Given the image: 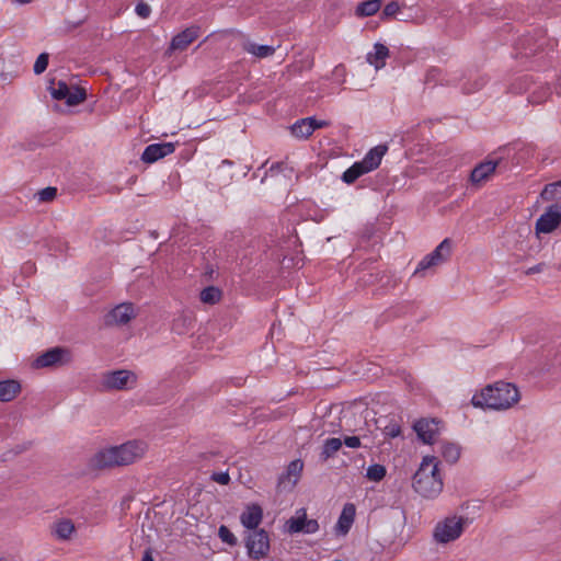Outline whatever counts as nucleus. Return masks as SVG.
<instances>
[{"label": "nucleus", "mask_w": 561, "mask_h": 561, "mask_svg": "<svg viewBox=\"0 0 561 561\" xmlns=\"http://www.w3.org/2000/svg\"><path fill=\"white\" fill-rule=\"evenodd\" d=\"M244 51L255 56L256 58H266L275 53V47L270 45H259L253 42H244L242 45Z\"/></svg>", "instance_id": "5701e85b"}, {"label": "nucleus", "mask_w": 561, "mask_h": 561, "mask_svg": "<svg viewBox=\"0 0 561 561\" xmlns=\"http://www.w3.org/2000/svg\"><path fill=\"white\" fill-rule=\"evenodd\" d=\"M561 224V211L558 206H550L536 221L537 233H550Z\"/></svg>", "instance_id": "9b49d317"}, {"label": "nucleus", "mask_w": 561, "mask_h": 561, "mask_svg": "<svg viewBox=\"0 0 561 561\" xmlns=\"http://www.w3.org/2000/svg\"><path fill=\"white\" fill-rule=\"evenodd\" d=\"M466 520L463 517H446L435 526L434 539L439 543H447L458 539L463 531Z\"/></svg>", "instance_id": "20e7f679"}, {"label": "nucleus", "mask_w": 561, "mask_h": 561, "mask_svg": "<svg viewBox=\"0 0 561 561\" xmlns=\"http://www.w3.org/2000/svg\"><path fill=\"white\" fill-rule=\"evenodd\" d=\"M453 243L450 239H444L433 252L424 256L417 265L415 273L437 266L446 262L451 254Z\"/></svg>", "instance_id": "0eeeda50"}, {"label": "nucleus", "mask_w": 561, "mask_h": 561, "mask_svg": "<svg viewBox=\"0 0 561 561\" xmlns=\"http://www.w3.org/2000/svg\"><path fill=\"white\" fill-rule=\"evenodd\" d=\"M21 391V385L15 380L0 381V401L9 402L13 400Z\"/></svg>", "instance_id": "412c9836"}, {"label": "nucleus", "mask_w": 561, "mask_h": 561, "mask_svg": "<svg viewBox=\"0 0 561 561\" xmlns=\"http://www.w3.org/2000/svg\"><path fill=\"white\" fill-rule=\"evenodd\" d=\"M381 7V0H366L360 2L356 7V15L358 16H371L379 11Z\"/></svg>", "instance_id": "a878e982"}, {"label": "nucleus", "mask_w": 561, "mask_h": 561, "mask_svg": "<svg viewBox=\"0 0 561 561\" xmlns=\"http://www.w3.org/2000/svg\"><path fill=\"white\" fill-rule=\"evenodd\" d=\"M48 60H49V55L47 53H42L35 60L34 68H33L34 73L35 75L43 73L47 69Z\"/></svg>", "instance_id": "f704fd0d"}, {"label": "nucleus", "mask_w": 561, "mask_h": 561, "mask_svg": "<svg viewBox=\"0 0 561 561\" xmlns=\"http://www.w3.org/2000/svg\"><path fill=\"white\" fill-rule=\"evenodd\" d=\"M137 383V375L127 369L107 371L103 375L102 385L107 390H127Z\"/></svg>", "instance_id": "423d86ee"}, {"label": "nucleus", "mask_w": 561, "mask_h": 561, "mask_svg": "<svg viewBox=\"0 0 561 561\" xmlns=\"http://www.w3.org/2000/svg\"><path fill=\"white\" fill-rule=\"evenodd\" d=\"M386 468L382 465L374 463L367 468L366 477L370 481L379 482L386 477Z\"/></svg>", "instance_id": "2f4dec72"}, {"label": "nucleus", "mask_w": 561, "mask_h": 561, "mask_svg": "<svg viewBox=\"0 0 561 561\" xmlns=\"http://www.w3.org/2000/svg\"><path fill=\"white\" fill-rule=\"evenodd\" d=\"M302 468L304 462L300 459L290 461L286 472L279 477L278 485L285 484V482L288 481L290 482L291 486H294L300 477Z\"/></svg>", "instance_id": "6ab92c4d"}, {"label": "nucleus", "mask_w": 561, "mask_h": 561, "mask_svg": "<svg viewBox=\"0 0 561 561\" xmlns=\"http://www.w3.org/2000/svg\"><path fill=\"white\" fill-rule=\"evenodd\" d=\"M383 433L387 437L394 438L401 435V427L397 423H390L385 427Z\"/></svg>", "instance_id": "4c0bfd02"}, {"label": "nucleus", "mask_w": 561, "mask_h": 561, "mask_svg": "<svg viewBox=\"0 0 561 561\" xmlns=\"http://www.w3.org/2000/svg\"><path fill=\"white\" fill-rule=\"evenodd\" d=\"M222 291L216 286L205 287L199 295L201 301L207 305H215L221 300Z\"/></svg>", "instance_id": "cd10ccee"}, {"label": "nucleus", "mask_w": 561, "mask_h": 561, "mask_svg": "<svg viewBox=\"0 0 561 561\" xmlns=\"http://www.w3.org/2000/svg\"><path fill=\"white\" fill-rule=\"evenodd\" d=\"M368 173V170L362 164V162H355L342 175V180L347 183H354L359 176Z\"/></svg>", "instance_id": "bb28decb"}, {"label": "nucleus", "mask_w": 561, "mask_h": 561, "mask_svg": "<svg viewBox=\"0 0 561 561\" xmlns=\"http://www.w3.org/2000/svg\"><path fill=\"white\" fill-rule=\"evenodd\" d=\"M244 541L248 556L253 560L265 558L270 552V536L263 528L249 531Z\"/></svg>", "instance_id": "39448f33"}, {"label": "nucleus", "mask_w": 561, "mask_h": 561, "mask_svg": "<svg viewBox=\"0 0 561 561\" xmlns=\"http://www.w3.org/2000/svg\"><path fill=\"white\" fill-rule=\"evenodd\" d=\"M314 117H306L297 121L291 127V134L298 138H308L312 135Z\"/></svg>", "instance_id": "4be33fe9"}, {"label": "nucleus", "mask_w": 561, "mask_h": 561, "mask_svg": "<svg viewBox=\"0 0 561 561\" xmlns=\"http://www.w3.org/2000/svg\"><path fill=\"white\" fill-rule=\"evenodd\" d=\"M141 561H154L150 548L145 550Z\"/></svg>", "instance_id": "c03bdc74"}, {"label": "nucleus", "mask_w": 561, "mask_h": 561, "mask_svg": "<svg viewBox=\"0 0 561 561\" xmlns=\"http://www.w3.org/2000/svg\"><path fill=\"white\" fill-rule=\"evenodd\" d=\"M75 531V524L68 518L59 519L53 526V535L59 540H69Z\"/></svg>", "instance_id": "aec40b11"}, {"label": "nucleus", "mask_w": 561, "mask_h": 561, "mask_svg": "<svg viewBox=\"0 0 561 561\" xmlns=\"http://www.w3.org/2000/svg\"><path fill=\"white\" fill-rule=\"evenodd\" d=\"M388 147L386 145H378L370 149L360 161L368 172L377 169L380 165L382 157L386 154Z\"/></svg>", "instance_id": "a211bd4d"}, {"label": "nucleus", "mask_w": 561, "mask_h": 561, "mask_svg": "<svg viewBox=\"0 0 561 561\" xmlns=\"http://www.w3.org/2000/svg\"><path fill=\"white\" fill-rule=\"evenodd\" d=\"M519 399L520 393L515 385L497 381L483 388L480 393H476L471 399V403L476 408L507 410L517 403Z\"/></svg>", "instance_id": "f03ea898"}, {"label": "nucleus", "mask_w": 561, "mask_h": 561, "mask_svg": "<svg viewBox=\"0 0 561 561\" xmlns=\"http://www.w3.org/2000/svg\"><path fill=\"white\" fill-rule=\"evenodd\" d=\"M69 87L66 82L59 81L57 87L50 88V94L55 100H65L68 95Z\"/></svg>", "instance_id": "72a5a7b5"}, {"label": "nucleus", "mask_w": 561, "mask_h": 561, "mask_svg": "<svg viewBox=\"0 0 561 561\" xmlns=\"http://www.w3.org/2000/svg\"><path fill=\"white\" fill-rule=\"evenodd\" d=\"M412 486L424 499H434L443 491V479L438 461L433 456H425L413 476Z\"/></svg>", "instance_id": "7ed1b4c3"}, {"label": "nucleus", "mask_w": 561, "mask_h": 561, "mask_svg": "<svg viewBox=\"0 0 561 561\" xmlns=\"http://www.w3.org/2000/svg\"><path fill=\"white\" fill-rule=\"evenodd\" d=\"M135 11H136L137 15L142 18V19L148 18L150 15V13H151L150 7L146 2H144V1H139L136 4Z\"/></svg>", "instance_id": "58836bf2"}, {"label": "nucleus", "mask_w": 561, "mask_h": 561, "mask_svg": "<svg viewBox=\"0 0 561 561\" xmlns=\"http://www.w3.org/2000/svg\"><path fill=\"white\" fill-rule=\"evenodd\" d=\"M70 360V353L64 347H53L39 355L33 363L35 368H46L62 365Z\"/></svg>", "instance_id": "6e6552de"}, {"label": "nucleus", "mask_w": 561, "mask_h": 561, "mask_svg": "<svg viewBox=\"0 0 561 561\" xmlns=\"http://www.w3.org/2000/svg\"><path fill=\"white\" fill-rule=\"evenodd\" d=\"M355 515H356L355 505L353 503H346L343 506L341 515L337 519V523L335 526L336 533L340 535H346L350 531V529L355 520Z\"/></svg>", "instance_id": "f3484780"}, {"label": "nucleus", "mask_w": 561, "mask_h": 561, "mask_svg": "<svg viewBox=\"0 0 561 561\" xmlns=\"http://www.w3.org/2000/svg\"><path fill=\"white\" fill-rule=\"evenodd\" d=\"M14 1L18 3H21V4H26V3H30L32 0H14Z\"/></svg>", "instance_id": "a18cd8bd"}, {"label": "nucleus", "mask_w": 561, "mask_h": 561, "mask_svg": "<svg viewBox=\"0 0 561 561\" xmlns=\"http://www.w3.org/2000/svg\"><path fill=\"white\" fill-rule=\"evenodd\" d=\"M57 195L56 187H45L38 192V198L41 202H51Z\"/></svg>", "instance_id": "c9c22d12"}, {"label": "nucleus", "mask_w": 561, "mask_h": 561, "mask_svg": "<svg viewBox=\"0 0 561 561\" xmlns=\"http://www.w3.org/2000/svg\"><path fill=\"white\" fill-rule=\"evenodd\" d=\"M211 480L219 484L226 485L230 482V476L228 472H214L211 474Z\"/></svg>", "instance_id": "ea45409f"}, {"label": "nucleus", "mask_w": 561, "mask_h": 561, "mask_svg": "<svg viewBox=\"0 0 561 561\" xmlns=\"http://www.w3.org/2000/svg\"><path fill=\"white\" fill-rule=\"evenodd\" d=\"M543 268V264H537L533 267H529L527 271H526V274L529 275V274H535V273H540Z\"/></svg>", "instance_id": "37998d69"}, {"label": "nucleus", "mask_w": 561, "mask_h": 561, "mask_svg": "<svg viewBox=\"0 0 561 561\" xmlns=\"http://www.w3.org/2000/svg\"><path fill=\"white\" fill-rule=\"evenodd\" d=\"M288 531L302 533V534H314L319 530V523L317 519H308L306 511L302 508L297 512V516L291 517L286 523Z\"/></svg>", "instance_id": "9d476101"}, {"label": "nucleus", "mask_w": 561, "mask_h": 561, "mask_svg": "<svg viewBox=\"0 0 561 561\" xmlns=\"http://www.w3.org/2000/svg\"><path fill=\"white\" fill-rule=\"evenodd\" d=\"M175 150V146L172 142L152 144L145 148L141 154V161L145 163H153L171 153Z\"/></svg>", "instance_id": "ddd939ff"}, {"label": "nucleus", "mask_w": 561, "mask_h": 561, "mask_svg": "<svg viewBox=\"0 0 561 561\" xmlns=\"http://www.w3.org/2000/svg\"><path fill=\"white\" fill-rule=\"evenodd\" d=\"M375 53L368 54L367 61L379 69L385 66V59L389 56V49L383 44L377 43L374 46Z\"/></svg>", "instance_id": "b1692460"}, {"label": "nucleus", "mask_w": 561, "mask_h": 561, "mask_svg": "<svg viewBox=\"0 0 561 561\" xmlns=\"http://www.w3.org/2000/svg\"><path fill=\"white\" fill-rule=\"evenodd\" d=\"M218 536L222 542L228 543L229 546H236L238 542L237 537L225 525H221L219 527Z\"/></svg>", "instance_id": "473e14b6"}, {"label": "nucleus", "mask_w": 561, "mask_h": 561, "mask_svg": "<svg viewBox=\"0 0 561 561\" xmlns=\"http://www.w3.org/2000/svg\"><path fill=\"white\" fill-rule=\"evenodd\" d=\"M146 451V443L128 440L122 445L103 448L95 453L90 459V467L95 470H104L129 466L144 458Z\"/></svg>", "instance_id": "f257e3e1"}, {"label": "nucleus", "mask_w": 561, "mask_h": 561, "mask_svg": "<svg viewBox=\"0 0 561 561\" xmlns=\"http://www.w3.org/2000/svg\"><path fill=\"white\" fill-rule=\"evenodd\" d=\"M438 424L436 419H421L414 423L413 428L423 443L433 444L439 433Z\"/></svg>", "instance_id": "f8f14e48"}, {"label": "nucleus", "mask_w": 561, "mask_h": 561, "mask_svg": "<svg viewBox=\"0 0 561 561\" xmlns=\"http://www.w3.org/2000/svg\"><path fill=\"white\" fill-rule=\"evenodd\" d=\"M442 456L449 463H455L460 457V448L453 443H445L442 446Z\"/></svg>", "instance_id": "c85d7f7f"}, {"label": "nucleus", "mask_w": 561, "mask_h": 561, "mask_svg": "<svg viewBox=\"0 0 561 561\" xmlns=\"http://www.w3.org/2000/svg\"><path fill=\"white\" fill-rule=\"evenodd\" d=\"M400 4L397 1H390L382 10L385 18H393L400 11Z\"/></svg>", "instance_id": "e433bc0d"}, {"label": "nucleus", "mask_w": 561, "mask_h": 561, "mask_svg": "<svg viewBox=\"0 0 561 561\" xmlns=\"http://www.w3.org/2000/svg\"><path fill=\"white\" fill-rule=\"evenodd\" d=\"M342 442L350 448H358L360 446V439L357 436H346Z\"/></svg>", "instance_id": "a19ab883"}, {"label": "nucleus", "mask_w": 561, "mask_h": 561, "mask_svg": "<svg viewBox=\"0 0 561 561\" xmlns=\"http://www.w3.org/2000/svg\"><path fill=\"white\" fill-rule=\"evenodd\" d=\"M199 36L198 26H190L176 34L170 44V50H184Z\"/></svg>", "instance_id": "dca6fc26"}, {"label": "nucleus", "mask_w": 561, "mask_h": 561, "mask_svg": "<svg viewBox=\"0 0 561 561\" xmlns=\"http://www.w3.org/2000/svg\"><path fill=\"white\" fill-rule=\"evenodd\" d=\"M263 519V510L259 504H250L240 515V522L244 528L249 531H253L259 528V525Z\"/></svg>", "instance_id": "2eb2a0df"}, {"label": "nucleus", "mask_w": 561, "mask_h": 561, "mask_svg": "<svg viewBox=\"0 0 561 561\" xmlns=\"http://www.w3.org/2000/svg\"><path fill=\"white\" fill-rule=\"evenodd\" d=\"M329 125H330V123L328 121H317L314 118V122L312 124V128H313V131H314L317 128L328 127Z\"/></svg>", "instance_id": "79ce46f5"}, {"label": "nucleus", "mask_w": 561, "mask_h": 561, "mask_svg": "<svg viewBox=\"0 0 561 561\" xmlns=\"http://www.w3.org/2000/svg\"><path fill=\"white\" fill-rule=\"evenodd\" d=\"M136 317L135 308L131 302H123L113 308L104 317L106 325H124Z\"/></svg>", "instance_id": "1a4fd4ad"}, {"label": "nucleus", "mask_w": 561, "mask_h": 561, "mask_svg": "<svg viewBox=\"0 0 561 561\" xmlns=\"http://www.w3.org/2000/svg\"><path fill=\"white\" fill-rule=\"evenodd\" d=\"M343 442L341 438L332 437L328 438L321 449L320 459L321 461H327L332 458L342 447Z\"/></svg>", "instance_id": "393cba45"}, {"label": "nucleus", "mask_w": 561, "mask_h": 561, "mask_svg": "<svg viewBox=\"0 0 561 561\" xmlns=\"http://www.w3.org/2000/svg\"><path fill=\"white\" fill-rule=\"evenodd\" d=\"M541 198L545 201H552L561 196V181L547 184L541 194Z\"/></svg>", "instance_id": "c756f323"}, {"label": "nucleus", "mask_w": 561, "mask_h": 561, "mask_svg": "<svg viewBox=\"0 0 561 561\" xmlns=\"http://www.w3.org/2000/svg\"><path fill=\"white\" fill-rule=\"evenodd\" d=\"M87 99V93H85V90L83 88H75L73 91H71L69 89L68 91V95L66 96V103L67 105L69 106H75V105H78L80 103H82L83 101H85Z\"/></svg>", "instance_id": "7c9ffc66"}, {"label": "nucleus", "mask_w": 561, "mask_h": 561, "mask_svg": "<svg viewBox=\"0 0 561 561\" xmlns=\"http://www.w3.org/2000/svg\"><path fill=\"white\" fill-rule=\"evenodd\" d=\"M501 160H485L478 163L470 173V182L473 185H481L495 172Z\"/></svg>", "instance_id": "4468645a"}]
</instances>
